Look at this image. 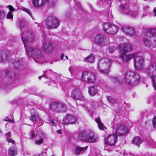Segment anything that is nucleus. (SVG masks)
I'll use <instances>...</instances> for the list:
<instances>
[{"label":"nucleus","instance_id":"obj_3","mask_svg":"<svg viewBox=\"0 0 156 156\" xmlns=\"http://www.w3.org/2000/svg\"><path fill=\"white\" fill-rule=\"evenodd\" d=\"M78 138L81 141L91 143L96 142L98 139V135L93 131L89 130H84L78 135Z\"/></svg>","mask_w":156,"mask_h":156},{"label":"nucleus","instance_id":"obj_37","mask_svg":"<svg viewBox=\"0 0 156 156\" xmlns=\"http://www.w3.org/2000/svg\"><path fill=\"white\" fill-rule=\"evenodd\" d=\"M13 16L12 14V13L10 12L9 11L7 14L6 18L8 19H12Z\"/></svg>","mask_w":156,"mask_h":156},{"label":"nucleus","instance_id":"obj_41","mask_svg":"<svg viewBox=\"0 0 156 156\" xmlns=\"http://www.w3.org/2000/svg\"><path fill=\"white\" fill-rule=\"evenodd\" d=\"M99 129H100L104 130L105 128L102 123L101 122L98 124Z\"/></svg>","mask_w":156,"mask_h":156},{"label":"nucleus","instance_id":"obj_2","mask_svg":"<svg viewBox=\"0 0 156 156\" xmlns=\"http://www.w3.org/2000/svg\"><path fill=\"white\" fill-rule=\"evenodd\" d=\"M143 41L147 46L153 47L156 46V30L154 29H147L144 35Z\"/></svg>","mask_w":156,"mask_h":156},{"label":"nucleus","instance_id":"obj_34","mask_svg":"<svg viewBox=\"0 0 156 156\" xmlns=\"http://www.w3.org/2000/svg\"><path fill=\"white\" fill-rule=\"evenodd\" d=\"M21 9L27 13L30 16H31L32 13L30 12L29 9L26 8L24 7H22L21 8Z\"/></svg>","mask_w":156,"mask_h":156},{"label":"nucleus","instance_id":"obj_52","mask_svg":"<svg viewBox=\"0 0 156 156\" xmlns=\"http://www.w3.org/2000/svg\"><path fill=\"white\" fill-rule=\"evenodd\" d=\"M57 132L58 133H59V134H62V131L60 129L58 130H57Z\"/></svg>","mask_w":156,"mask_h":156},{"label":"nucleus","instance_id":"obj_51","mask_svg":"<svg viewBox=\"0 0 156 156\" xmlns=\"http://www.w3.org/2000/svg\"><path fill=\"white\" fill-rule=\"evenodd\" d=\"M51 122L52 123L53 125H54L55 126L56 125V123L53 120H51Z\"/></svg>","mask_w":156,"mask_h":156},{"label":"nucleus","instance_id":"obj_25","mask_svg":"<svg viewBox=\"0 0 156 156\" xmlns=\"http://www.w3.org/2000/svg\"><path fill=\"white\" fill-rule=\"evenodd\" d=\"M89 73V72L87 71H84L82 73L81 76V79L82 81L88 82L89 80L88 79V77L90 75Z\"/></svg>","mask_w":156,"mask_h":156},{"label":"nucleus","instance_id":"obj_42","mask_svg":"<svg viewBox=\"0 0 156 156\" xmlns=\"http://www.w3.org/2000/svg\"><path fill=\"white\" fill-rule=\"evenodd\" d=\"M43 139H41L39 140L35 141V143L36 144L40 145L42 144L43 142Z\"/></svg>","mask_w":156,"mask_h":156},{"label":"nucleus","instance_id":"obj_59","mask_svg":"<svg viewBox=\"0 0 156 156\" xmlns=\"http://www.w3.org/2000/svg\"><path fill=\"white\" fill-rule=\"evenodd\" d=\"M108 101H110V100H109L108 98Z\"/></svg>","mask_w":156,"mask_h":156},{"label":"nucleus","instance_id":"obj_4","mask_svg":"<svg viewBox=\"0 0 156 156\" xmlns=\"http://www.w3.org/2000/svg\"><path fill=\"white\" fill-rule=\"evenodd\" d=\"M139 75L131 71H127L125 73L124 80L125 82L131 86L137 85L140 80Z\"/></svg>","mask_w":156,"mask_h":156},{"label":"nucleus","instance_id":"obj_22","mask_svg":"<svg viewBox=\"0 0 156 156\" xmlns=\"http://www.w3.org/2000/svg\"><path fill=\"white\" fill-rule=\"evenodd\" d=\"M122 31L126 35H133L134 34V30L133 28L127 26L122 28Z\"/></svg>","mask_w":156,"mask_h":156},{"label":"nucleus","instance_id":"obj_16","mask_svg":"<svg viewBox=\"0 0 156 156\" xmlns=\"http://www.w3.org/2000/svg\"><path fill=\"white\" fill-rule=\"evenodd\" d=\"M42 48L44 51L47 53L51 52L53 49L52 44L47 41H44L43 42Z\"/></svg>","mask_w":156,"mask_h":156},{"label":"nucleus","instance_id":"obj_43","mask_svg":"<svg viewBox=\"0 0 156 156\" xmlns=\"http://www.w3.org/2000/svg\"><path fill=\"white\" fill-rule=\"evenodd\" d=\"M7 140V142L9 143H10L13 144H15V141L12 139V138H11L9 139H8Z\"/></svg>","mask_w":156,"mask_h":156},{"label":"nucleus","instance_id":"obj_50","mask_svg":"<svg viewBox=\"0 0 156 156\" xmlns=\"http://www.w3.org/2000/svg\"><path fill=\"white\" fill-rule=\"evenodd\" d=\"M148 9V7L146 6L144 8V10L145 11H147Z\"/></svg>","mask_w":156,"mask_h":156},{"label":"nucleus","instance_id":"obj_58","mask_svg":"<svg viewBox=\"0 0 156 156\" xmlns=\"http://www.w3.org/2000/svg\"><path fill=\"white\" fill-rule=\"evenodd\" d=\"M108 101H110V100H109L108 98Z\"/></svg>","mask_w":156,"mask_h":156},{"label":"nucleus","instance_id":"obj_38","mask_svg":"<svg viewBox=\"0 0 156 156\" xmlns=\"http://www.w3.org/2000/svg\"><path fill=\"white\" fill-rule=\"evenodd\" d=\"M152 122L153 127L156 128V116L154 117L152 119Z\"/></svg>","mask_w":156,"mask_h":156},{"label":"nucleus","instance_id":"obj_20","mask_svg":"<svg viewBox=\"0 0 156 156\" xmlns=\"http://www.w3.org/2000/svg\"><path fill=\"white\" fill-rule=\"evenodd\" d=\"M71 97L74 99L82 100L83 96L79 90L76 89L73 90L71 94Z\"/></svg>","mask_w":156,"mask_h":156},{"label":"nucleus","instance_id":"obj_44","mask_svg":"<svg viewBox=\"0 0 156 156\" xmlns=\"http://www.w3.org/2000/svg\"><path fill=\"white\" fill-rule=\"evenodd\" d=\"M37 135V134L35 133L34 131H32L31 133V137L32 138H35Z\"/></svg>","mask_w":156,"mask_h":156},{"label":"nucleus","instance_id":"obj_54","mask_svg":"<svg viewBox=\"0 0 156 156\" xmlns=\"http://www.w3.org/2000/svg\"><path fill=\"white\" fill-rule=\"evenodd\" d=\"M43 72H44V73H45L44 72V71H43ZM44 75H45V74H43V75L42 76H39V77H38V78H39V79H41V77L42 76H43Z\"/></svg>","mask_w":156,"mask_h":156},{"label":"nucleus","instance_id":"obj_24","mask_svg":"<svg viewBox=\"0 0 156 156\" xmlns=\"http://www.w3.org/2000/svg\"><path fill=\"white\" fill-rule=\"evenodd\" d=\"M98 91L97 87L95 86H90L88 89V92L89 94L92 96H94Z\"/></svg>","mask_w":156,"mask_h":156},{"label":"nucleus","instance_id":"obj_60","mask_svg":"<svg viewBox=\"0 0 156 156\" xmlns=\"http://www.w3.org/2000/svg\"><path fill=\"white\" fill-rule=\"evenodd\" d=\"M53 156V155H52V156Z\"/></svg>","mask_w":156,"mask_h":156},{"label":"nucleus","instance_id":"obj_47","mask_svg":"<svg viewBox=\"0 0 156 156\" xmlns=\"http://www.w3.org/2000/svg\"><path fill=\"white\" fill-rule=\"evenodd\" d=\"M95 121L98 124L100 123L101 122L100 119L99 117H98V118H96L95 119Z\"/></svg>","mask_w":156,"mask_h":156},{"label":"nucleus","instance_id":"obj_46","mask_svg":"<svg viewBox=\"0 0 156 156\" xmlns=\"http://www.w3.org/2000/svg\"><path fill=\"white\" fill-rule=\"evenodd\" d=\"M8 7L10 11H11L12 12H13L14 11L15 9L14 8L12 5H9L8 6Z\"/></svg>","mask_w":156,"mask_h":156},{"label":"nucleus","instance_id":"obj_56","mask_svg":"<svg viewBox=\"0 0 156 156\" xmlns=\"http://www.w3.org/2000/svg\"><path fill=\"white\" fill-rule=\"evenodd\" d=\"M44 136L43 134L41 136V137L42 138H43V137H44Z\"/></svg>","mask_w":156,"mask_h":156},{"label":"nucleus","instance_id":"obj_8","mask_svg":"<svg viewBox=\"0 0 156 156\" xmlns=\"http://www.w3.org/2000/svg\"><path fill=\"white\" fill-rule=\"evenodd\" d=\"M103 28L107 34L112 35L116 34L119 30L118 27L111 23L108 22L103 24Z\"/></svg>","mask_w":156,"mask_h":156},{"label":"nucleus","instance_id":"obj_11","mask_svg":"<svg viewBox=\"0 0 156 156\" xmlns=\"http://www.w3.org/2000/svg\"><path fill=\"white\" fill-rule=\"evenodd\" d=\"M94 42L100 46L107 45L109 43V40L108 37L100 34L96 35L94 38Z\"/></svg>","mask_w":156,"mask_h":156},{"label":"nucleus","instance_id":"obj_18","mask_svg":"<svg viewBox=\"0 0 156 156\" xmlns=\"http://www.w3.org/2000/svg\"><path fill=\"white\" fill-rule=\"evenodd\" d=\"M135 54L134 53L127 54L122 52L120 55V58L122 61L128 62L131 59L133 58L135 56Z\"/></svg>","mask_w":156,"mask_h":156},{"label":"nucleus","instance_id":"obj_29","mask_svg":"<svg viewBox=\"0 0 156 156\" xmlns=\"http://www.w3.org/2000/svg\"><path fill=\"white\" fill-rule=\"evenodd\" d=\"M7 60V57L4 52H0V62H4Z\"/></svg>","mask_w":156,"mask_h":156},{"label":"nucleus","instance_id":"obj_5","mask_svg":"<svg viewBox=\"0 0 156 156\" xmlns=\"http://www.w3.org/2000/svg\"><path fill=\"white\" fill-rule=\"evenodd\" d=\"M112 63V61L107 58L101 59L98 64V69L100 72L107 74L109 72Z\"/></svg>","mask_w":156,"mask_h":156},{"label":"nucleus","instance_id":"obj_7","mask_svg":"<svg viewBox=\"0 0 156 156\" xmlns=\"http://www.w3.org/2000/svg\"><path fill=\"white\" fill-rule=\"evenodd\" d=\"M119 11L123 14L131 16L132 17H136L138 13L136 11L131 9L129 5L127 4L122 3L119 6Z\"/></svg>","mask_w":156,"mask_h":156},{"label":"nucleus","instance_id":"obj_49","mask_svg":"<svg viewBox=\"0 0 156 156\" xmlns=\"http://www.w3.org/2000/svg\"><path fill=\"white\" fill-rule=\"evenodd\" d=\"M4 121H9L10 122H12L11 121L12 120L11 119H9L8 118H6L4 120Z\"/></svg>","mask_w":156,"mask_h":156},{"label":"nucleus","instance_id":"obj_28","mask_svg":"<svg viewBox=\"0 0 156 156\" xmlns=\"http://www.w3.org/2000/svg\"><path fill=\"white\" fill-rule=\"evenodd\" d=\"M94 56L93 54H90L84 59V61L85 62L92 63L94 62Z\"/></svg>","mask_w":156,"mask_h":156},{"label":"nucleus","instance_id":"obj_12","mask_svg":"<svg viewBox=\"0 0 156 156\" xmlns=\"http://www.w3.org/2000/svg\"><path fill=\"white\" fill-rule=\"evenodd\" d=\"M51 109L56 112H65L66 111L67 106L65 104L61 102H55L52 103Z\"/></svg>","mask_w":156,"mask_h":156},{"label":"nucleus","instance_id":"obj_40","mask_svg":"<svg viewBox=\"0 0 156 156\" xmlns=\"http://www.w3.org/2000/svg\"><path fill=\"white\" fill-rule=\"evenodd\" d=\"M5 136L6 138V140L8 139H9L11 138L12 135L11 132H9L5 133Z\"/></svg>","mask_w":156,"mask_h":156},{"label":"nucleus","instance_id":"obj_17","mask_svg":"<svg viewBox=\"0 0 156 156\" xmlns=\"http://www.w3.org/2000/svg\"><path fill=\"white\" fill-rule=\"evenodd\" d=\"M5 73L6 76V78L9 83H13L16 81V77L12 72L9 71H6Z\"/></svg>","mask_w":156,"mask_h":156},{"label":"nucleus","instance_id":"obj_23","mask_svg":"<svg viewBox=\"0 0 156 156\" xmlns=\"http://www.w3.org/2000/svg\"><path fill=\"white\" fill-rule=\"evenodd\" d=\"M87 146L83 147L79 146L76 147L74 150L75 154L76 155H79L80 154L83 153L84 151L87 149Z\"/></svg>","mask_w":156,"mask_h":156},{"label":"nucleus","instance_id":"obj_30","mask_svg":"<svg viewBox=\"0 0 156 156\" xmlns=\"http://www.w3.org/2000/svg\"><path fill=\"white\" fill-rule=\"evenodd\" d=\"M89 74H90V75L88 77V82L93 83L95 80V75L91 72H89Z\"/></svg>","mask_w":156,"mask_h":156},{"label":"nucleus","instance_id":"obj_48","mask_svg":"<svg viewBox=\"0 0 156 156\" xmlns=\"http://www.w3.org/2000/svg\"><path fill=\"white\" fill-rule=\"evenodd\" d=\"M153 13L154 14V16H156V7L154 8L153 11Z\"/></svg>","mask_w":156,"mask_h":156},{"label":"nucleus","instance_id":"obj_57","mask_svg":"<svg viewBox=\"0 0 156 156\" xmlns=\"http://www.w3.org/2000/svg\"><path fill=\"white\" fill-rule=\"evenodd\" d=\"M2 132V131L1 130V129H0V133H1Z\"/></svg>","mask_w":156,"mask_h":156},{"label":"nucleus","instance_id":"obj_15","mask_svg":"<svg viewBox=\"0 0 156 156\" xmlns=\"http://www.w3.org/2000/svg\"><path fill=\"white\" fill-rule=\"evenodd\" d=\"M128 132V129L127 127L123 125L118 126L115 130V132L117 135H122L126 134Z\"/></svg>","mask_w":156,"mask_h":156},{"label":"nucleus","instance_id":"obj_33","mask_svg":"<svg viewBox=\"0 0 156 156\" xmlns=\"http://www.w3.org/2000/svg\"><path fill=\"white\" fill-rule=\"evenodd\" d=\"M5 16V11L3 10H0V20H2Z\"/></svg>","mask_w":156,"mask_h":156},{"label":"nucleus","instance_id":"obj_13","mask_svg":"<svg viewBox=\"0 0 156 156\" xmlns=\"http://www.w3.org/2000/svg\"><path fill=\"white\" fill-rule=\"evenodd\" d=\"M60 22L57 18L54 17L48 18L46 21V24L49 29L56 28L60 25Z\"/></svg>","mask_w":156,"mask_h":156},{"label":"nucleus","instance_id":"obj_39","mask_svg":"<svg viewBox=\"0 0 156 156\" xmlns=\"http://www.w3.org/2000/svg\"><path fill=\"white\" fill-rule=\"evenodd\" d=\"M123 154L124 156H135V155L131 154L130 152H127L125 151Z\"/></svg>","mask_w":156,"mask_h":156},{"label":"nucleus","instance_id":"obj_14","mask_svg":"<svg viewBox=\"0 0 156 156\" xmlns=\"http://www.w3.org/2000/svg\"><path fill=\"white\" fill-rule=\"evenodd\" d=\"M76 118L73 115L70 114L66 115L63 120V123L66 125L69 124H73L76 122Z\"/></svg>","mask_w":156,"mask_h":156},{"label":"nucleus","instance_id":"obj_27","mask_svg":"<svg viewBox=\"0 0 156 156\" xmlns=\"http://www.w3.org/2000/svg\"><path fill=\"white\" fill-rule=\"evenodd\" d=\"M8 154L11 156H14L17 154V149L16 147H10L8 151Z\"/></svg>","mask_w":156,"mask_h":156},{"label":"nucleus","instance_id":"obj_10","mask_svg":"<svg viewBox=\"0 0 156 156\" xmlns=\"http://www.w3.org/2000/svg\"><path fill=\"white\" fill-rule=\"evenodd\" d=\"M117 137L114 134L108 135L105 140V150L110 151L111 146L115 145L117 141Z\"/></svg>","mask_w":156,"mask_h":156},{"label":"nucleus","instance_id":"obj_21","mask_svg":"<svg viewBox=\"0 0 156 156\" xmlns=\"http://www.w3.org/2000/svg\"><path fill=\"white\" fill-rule=\"evenodd\" d=\"M49 0H33L32 1L33 6L35 8L42 6L45 5Z\"/></svg>","mask_w":156,"mask_h":156},{"label":"nucleus","instance_id":"obj_55","mask_svg":"<svg viewBox=\"0 0 156 156\" xmlns=\"http://www.w3.org/2000/svg\"><path fill=\"white\" fill-rule=\"evenodd\" d=\"M65 57L68 60V56H65Z\"/></svg>","mask_w":156,"mask_h":156},{"label":"nucleus","instance_id":"obj_32","mask_svg":"<svg viewBox=\"0 0 156 156\" xmlns=\"http://www.w3.org/2000/svg\"><path fill=\"white\" fill-rule=\"evenodd\" d=\"M39 118V117L36 114H32L31 115L30 119L32 122H34L36 121Z\"/></svg>","mask_w":156,"mask_h":156},{"label":"nucleus","instance_id":"obj_19","mask_svg":"<svg viewBox=\"0 0 156 156\" xmlns=\"http://www.w3.org/2000/svg\"><path fill=\"white\" fill-rule=\"evenodd\" d=\"M119 48L122 52H128L132 50V46L130 44H126L119 45Z\"/></svg>","mask_w":156,"mask_h":156},{"label":"nucleus","instance_id":"obj_31","mask_svg":"<svg viewBox=\"0 0 156 156\" xmlns=\"http://www.w3.org/2000/svg\"><path fill=\"white\" fill-rule=\"evenodd\" d=\"M111 80L114 83H120L122 81V78L120 77H112Z\"/></svg>","mask_w":156,"mask_h":156},{"label":"nucleus","instance_id":"obj_6","mask_svg":"<svg viewBox=\"0 0 156 156\" xmlns=\"http://www.w3.org/2000/svg\"><path fill=\"white\" fill-rule=\"evenodd\" d=\"M146 73L152 79V84L154 89L156 90V83L155 78L156 76V65L151 63L145 70Z\"/></svg>","mask_w":156,"mask_h":156},{"label":"nucleus","instance_id":"obj_36","mask_svg":"<svg viewBox=\"0 0 156 156\" xmlns=\"http://www.w3.org/2000/svg\"><path fill=\"white\" fill-rule=\"evenodd\" d=\"M18 23L19 27L20 28L23 27L25 24V22L23 21H19Z\"/></svg>","mask_w":156,"mask_h":156},{"label":"nucleus","instance_id":"obj_26","mask_svg":"<svg viewBox=\"0 0 156 156\" xmlns=\"http://www.w3.org/2000/svg\"><path fill=\"white\" fill-rule=\"evenodd\" d=\"M143 141L139 137L135 136L132 140V143L139 147Z\"/></svg>","mask_w":156,"mask_h":156},{"label":"nucleus","instance_id":"obj_9","mask_svg":"<svg viewBox=\"0 0 156 156\" xmlns=\"http://www.w3.org/2000/svg\"><path fill=\"white\" fill-rule=\"evenodd\" d=\"M133 64L136 70H140L143 69L144 66V59L140 56L139 54H135L133 57Z\"/></svg>","mask_w":156,"mask_h":156},{"label":"nucleus","instance_id":"obj_53","mask_svg":"<svg viewBox=\"0 0 156 156\" xmlns=\"http://www.w3.org/2000/svg\"><path fill=\"white\" fill-rule=\"evenodd\" d=\"M64 57V54H62L61 56V58L62 60L63 59V57Z\"/></svg>","mask_w":156,"mask_h":156},{"label":"nucleus","instance_id":"obj_35","mask_svg":"<svg viewBox=\"0 0 156 156\" xmlns=\"http://www.w3.org/2000/svg\"><path fill=\"white\" fill-rule=\"evenodd\" d=\"M115 48L114 46H111L108 48V51L110 53H113L115 50Z\"/></svg>","mask_w":156,"mask_h":156},{"label":"nucleus","instance_id":"obj_1","mask_svg":"<svg viewBox=\"0 0 156 156\" xmlns=\"http://www.w3.org/2000/svg\"><path fill=\"white\" fill-rule=\"evenodd\" d=\"M21 36L27 55L37 59L38 61L37 62L42 63L41 59H43V57L41 56L40 50L30 46V42L33 41L34 39V34L29 32L25 31L21 33Z\"/></svg>","mask_w":156,"mask_h":156},{"label":"nucleus","instance_id":"obj_45","mask_svg":"<svg viewBox=\"0 0 156 156\" xmlns=\"http://www.w3.org/2000/svg\"><path fill=\"white\" fill-rule=\"evenodd\" d=\"M38 27H40V29H39V30L41 31V32H42V36L43 37V38H44H44L45 37V35H44V31H42V27H41L39 26V24H38Z\"/></svg>","mask_w":156,"mask_h":156}]
</instances>
